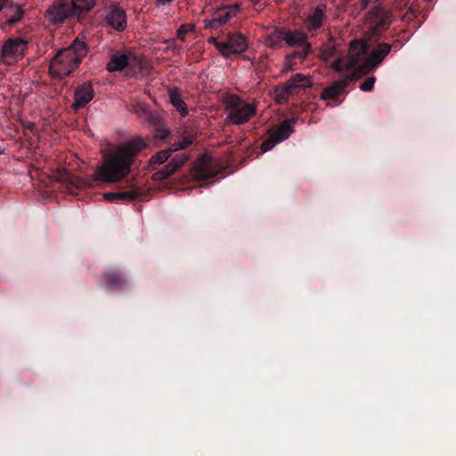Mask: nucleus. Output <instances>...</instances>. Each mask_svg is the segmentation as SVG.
<instances>
[{
    "instance_id": "obj_1",
    "label": "nucleus",
    "mask_w": 456,
    "mask_h": 456,
    "mask_svg": "<svg viewBox=\"0 0 456 456\" xmlns=\"http://www.w3.org/2000/svg\"><path fill=\"white\" fill-rule=\"evenodd\" d=\"M391 46L388 44H380L367 58L368 45L363 41H354L350 45L348 56L338 59L332 65L337 71L353 69V77H361L377 67L388 54Z\"/></svg>"
},
{
    "instance_id": "obj_2",
    "label": "nucleus",
    "mask_w": 456,
    "mask_h": 456,
    "mask_svg": "<svg viewBox=\"0 0 456 456\" xmlns=\"http://www.w3.org/2000/svg\"><path fill=\"white\" fill-rule=\"evenodd\" d=\"M144 146L143 140L140 138L120 145L113 154L106 156L102 165L95 169L94 180L116 183L126 176L130 171L132 157Z\"/></svg>"
},
{
    "instance_id": "obj_3",
    "label": "nucleus",
    "mask_w": 456,
    "mask_h": 456,
    "mask_svg": "<svg viewBox=\"0 0 456 456\" xmlns=\"http://www.w3.org/2000/svg\"><path fill=\"white\" fill-rule=\"evenodd\" d=\"M86 53V44L78 39L74 40L70 46L60 50L53 58L49 67L50 74L60 79L69 75Z\"/></svg>"
},
{
    "instance_id": "obj_4",
    "label": "nucleus",
    "mask_w": 456,
    "mask_h": 456,
    "mask_svg": "<svg viewBox=\"0 0 456 456\" xmlns=\"http://www.w3.org/2000/svg\"><path fill=\"white\" fill-rule=\"evenodd\" d=\"M227 119L234 125L246 123L256 113V105L245 103L235 95L225 99Z\"/></svg>"
},
{
    "instance_id": "obj_5",
    "label": "nucleus",
    "mask_w": 456,
    "mask_h": 456,
    "mask_svg": "<svg viewBox=\"0 0 456 456\" xmlns=\"http://www.w3.org/2000/svg\"><path fill=\"white\" fill-rule=\"evenodd\" d=\"M27 50V42L20 37L9 38L2 46V58L6 64L20 60Z\"/></svg>"
},
{
    "instance_id": "obj_6",
    "label": "nucleus",
    "mask_w": 456,
    "mask_h": 456,
    "mask_svg": "<svg viewBox=\"0 0 456 456\" xmlns=\"http://www.w3.org/2000/svg\"><path fill=\"white\" fill-rule=\"evenodd\" d=\"M311 86V80L308 77L302 74H297L287 81L285 85L276 89V100L282 102L287 99L289 94H292L295 89L305 88Z\"/></svg>"
},
{
    "instance_id": "obj_7",
    "label": "nucleus",
    "mask_w": 456,
    "mask_h": 456,
    "mask_svg": "<svg viewBox=\"0 0 456 456\" xmlns=\"http://www.w3.org/2000/svg\"><path fill=\"white\" fill-rule=\"evenodd\" d=\"M247 46V41L241 35H231L227 41L217 45V50L222 55L229 56L243 53Z\"/></svg>"
},
{
    "instance_id": "obj_8",
    "label": "nucleus",
    "mask_w": 456,
    "mask_h": 456,
    "mask_svg": "<svg viewBox=\"0 0 456 456\" xmlns=\"http://www.w3.org/2000/svg\"><path fill=\"white\" fill-rule=\"evenodd\" d=\"M238 12L237 5L224 6L216 11L211 20H205V28L218 29Z\"/></svg>"
},
{
    "instance_id": "obj_9",
    "label": "nucleus",
    "mask_w": 456,
    "mask_h": 456,
    "mask_svg": "<svg viewBox=\"0 0 456 456\" xmlns=\"http://www.w3.org/2000/svg\"><path fill=\"white\" fill-rule=\"evenodd\" d=\"M76 14L72 8L63 3H56L47 10V19L52 23H61L70 15Z\"/></svg>"
},
{
    "instance_id": "obj_10",
    "label": "nucleus",
    "mask_w": 456,
    "mask_h": 456,
    "mask_svg": "<svg viewBox=\"0 0 456 456\" xmlns=\"http://www.w3.org/2000/svg\"><path fill=\"white\" fill-rule=\"evenodd\" d=\"M94 97L93 87L89 84L79 86L75 91V100L72 108L77 110L86 105Z\"/></svg>"
},
{
    "instance_id": "obj_11",
    "label": "nucleus",
    "mask_w": 456,
    "mask_h": 456,
    "mask_svg": "<svg viewBox=\"0 0 456 456\" xmlns=\"http://www.w3.org/2000/svg\"><path fill=\"white\" fill-rule=\"evenodd\" d=\"M216 175L210 169V158L208 156H202L195 164L192 169V175L196 180H203L212 177Z\"/></svg>"
},
{
    "instance_id": "obj_12",
    "label": "nucleus",
    "mask_w": 456,
    "mask_h": 456,
    "mask_svg": "<svg viewBox=\"0 0 456 456\" xmlns=\"http://www.w3.org/2000/svg\"><path fill=\"white\" fill-rule=\"evenodd\" d=\"M188 158L185 155L175 156L172 159L166 166H164L159 171L155 173L154 176L156 179L162 180L172 174H174L180 167H182Z\"/></svg>"
},
{
    "instance_id": "obj_13",
    "label": "nucleus",
    "mask_w": 456,
    "mask_h": 456,
    "mask_svg": "<svg viewBox=\"0 0 456 456\" xmlns=\"http://www.w3.org/2000/svg\"><path fill=\"white\" fill-rule=\"evenodd\" d=\"M284 41L289 46H300L304 45L305 49L301 53V57L305 58L309 51V45L306 44V37L300 31H285Z\"/></svg>"
},
{
    "instance_id": "obj_14",
    "label": "nucleus",
    "mask_w": 456,
    "mask_h": 456,
    "mask_svg": "<svg viewBox=\"0 0 456 456\" xmlns=\"http://www.w3.org/2000/svg\"><path fill=\"white\" fill-rule=\"evenodd\" d=\"M107 21L115 29H123L126 24V16L124 10L119 7L111 9L107 15Z\"/></svg>"
},
{
    "instance_id": "obj_15",
    "label": "nucleus",
    "mask_w": 456,
    "mask_h": 456,
    "mask_svg": "<svg viewBox=\"0 0 456 456\" xmlns=\"http://www.w3.org/2000/svg\"><path fill=\"white\" fill-rule=\"evenodd\" d=\"M135 62V58L125 54L114 56L107 64L109 71H118L123 69L126 66L133 65Z\"/></svg>"
},
{
    "instance_id": "obj_16",
    "label": "nucleus",
    "mask_w": 456,
    "mask_h": 456,
    "mask_svg": "<svg viewBox=\"0 0 456 456\" xmlns=\"http://www.w3.org/2000/svg\"><path fill=\"white\" fill-rule=\"evenodd\" d=\"M356 77H353L352 74L351 77H347L344 79L334 82L330 86L324 89L323 93L322 94V98L324 100L333 98L344 90L349 79Z\"/></svg>"
},
{
    "instance_id": "obj_17",
    "label": "nucleus",
    "mask_w": 456,
    "mask_h": 456,
    "mask_svg": "<svg viewBox=\"0 0 456 456\" xmlns=\"http://www.w3.org/2000/svg\"><path fill=\"white\" fill-rule=\"evenodd\" d=\"M293 121H284L276 130L271 134L277 139L278 142H281L286 140L292 133Z\"/></svg>"
},
{
    "instance_id": "obj_18",
    "label": "nucleus",
    "mask_w": 456,
    "mask_h": 456,
    "mask_svg": "<svg viewBox=\"0 0 456 456\" xmlns=\"http://www.w3.org/2000/svg\"><path fill=\"white\" fill-rule=\"evenodd\" d=\"M323 11L321 6H318L314 13L310 15L305 20V25L308 30H315L322 25Z\"/></svg>"
},
{
    "instance_id": "obj_19",
    "label": "nucleus",
    "mask_w": 456,
    "mask_h": 456,
    "mask_svg": "<svg viewBox=\"0 0 456 456\" xmlns=\"http://www.w3.org/2000/svg\"><path fill=\"white\" fill-rule=\"evenodd\" d=\"M169 98L173 106L176 108L181 115L184 116L187 114L185 104L176 90H171L169 92Z\"/></svg>"
},
{
    "instance_id": "obj_20",
    "label": "nucleus",
    "mask_w": 456,
    "mask_h": 456,
    "mask_svg": "<svg viewBox=\"0 0 456 456\" xmlns=\"http://www.w3.org/2000/svg\"><path fill=\"white\" fill-rule=\"evenodd\" d=\"M72 10L75 13L89 11L95 4V0H71Z\"/></svg>"
},
{
    "instance_id": "obj_21",
    "label": "nucleus",
    "mask_w": 456,
    "mask_h": 456,
    "mask_svg": "<svg viewBox=\"0 0 456 456\" xmlns=\"http://www.w3.org/2000/svg\"><path fill=\"white\" fill-rule=\"evenodd\" d=\"M284 37L285 30H275L268 36L266 44L271 47L278 46L284 41Z\"/></svg>"
},
{
    "instance_id": "obj_22",
    "label": "nucleus",
    "mask_w": 456,
    "mask_h": 456,
    "mask_svg": "<svg viewBox=\"0 0 456 456\" xmlns=\"http://www.w3.org/2000/svg\"><path fill=\"white\" fill-rule=\"evenodd\" d=\"M8 11L10 12L13 13V15L11 16L10 18H8V20H7V22L9 24H13V23L19 21L21 19L22 12H21L20 6H18V5H11L8 8Z\"/></svg>"
},
{
    "instance_id": "obj_23",
    "label": "nucleus",
    "mask_w": 456,
    "mask_h": 456,
    "mask_svg": "<svg viewBox=\"0 0 456 456\" xmlns=\"http://www.w3.org/2000/svg\"><path fill=\"white\" fill-rule=\"evenodd\" d=\"M104 198L110 201L118 200H131L133 199V195L130 192H122V193L108 192V193L104 194Z\"/></svg>"
},
{
    "instance_id": "obj_24",
    "label": "nucleus",
    "mask_w": 456,
    "mask_h": 456,
    "mask_svg": "<svg viewBox=\"0 0 456 456\" xmlns=\"http://www.w3.org/2000/svg\"><path fill=\"white\" fill-rule=\"evenodd\" d=\"M172 151H174L173 147L163 150L152 157V161L159 164L164 163L170 157Z\"/></svg>"
},
{
    "instance_id": "obj_25",
    "label": "nucleus",
    "mask_w": 456,
    "mask_h": 456,
    "mask_svg": "<svg viewBox=\"0 0 456 456\" xmlns=\"http://www.w3.org/2000/svg\"><path fill=\"white\" fill-rule=\"evenodd\" d=\"M280 143V142L277 141L272 134L270 135V138L265 140L262 145L261 150L262 151L265 152L270 150H272L276 144Z\"/></svg>"
},
{
    "instance_id": "obj_26",
    "label": "nucleus",
    "mask_w": 456,
    "mask_h": 456,
    "mask_svg": "<svg viewBox=\"0 0 456 456\" xmlns=\"http://www.w3.org/2000/svg\"><path fill=\"white\" fill-rule=\"evenodd\" d=\"M191 142H192V137L186 136V137L183 138L182 141H180L178 142H175L172 146L173 147V151H176L178 150H182V149L187 147L188 145H190Z\"/></svg>"
},
{
    "instance_id": "obj_27",
    "label": "nucleus",
    "mask_w": 456,
    "mask_h": 456,
    "mask_svg": "<svg viewBox=\"0 0 456 456\" xmlns=\"http://www.w3.org/2000/svg\"><path fill=\"white\" fill-rule=\"evenodd\" d=\"M375 84V77H370L367 79H365L360 86V89L363 92H370Z\"/></svg>"
},
{
    "instance_id": "obj_28",
    "label": "nucleus",
    "mask_w": 456,
    "mask_h": 456,
    "mask_svg": "<svg viewBox=\"0 0 456 456\" xmlns=\"http://www.w3.org/2000/svg\"><path fill=\"white\" fill-rule=\"evenodd\" d=\"M191 29L190 25H183L177 30V37L181 39L183 38V36Z\"/></svg>"
},
{
    "instance_id": "obj_29",
    "label": "nucleus",
    "mask_w": 456,
    "mask_h": 456,
    "mask_svg": "<svg viewBox=\"0 0 456 456\" xmlns=\"http://www.w3.org/2000/svg\"><path fill=\"white\" fill-rule=\"evenodd\" d=\"M209 42L213 43L216 48L218 44H223V42H218L216 37H211Z\"/></svg>"
},
{
    "instance_id": "obj_30",
    "label": "nucleus",
    "mask_w": 456,
    "mask_h": 456,
    "mask_svg": "<svg viewBox=\"0 0 456 456\" xmlns=\"http://www.w3.org/2000/svg\"><path fill=\"white\" fill-rule=\"evenodd\" d=\"M173 0H157V3L159 4H167L170 2H172Z\"/></svg>"
},
{
    "instance_id": "obj_31",
    "label": "nucleus",
    "mask_w": 456,
    "mask_h": 456,
    "mask_svg": "<svg viewBox=\"0 0 456 456\" xmlns=\"http://www.w3.org/2000/svg\"><path fill=\"white\" fill-rule=\"evenodd\" d=\"M6 0H0V11L3 9V3Z\"/></svg>"
},
{
    "instance_id": "obj_32",
    "label": "nucleus",
    "mask_w": 456,
    "mask_h": 456,
    "mask_svg": "<svg viewBox=\"0 0 456 456\" xmlns=\"http://www.w3.org/2000/svg\"><path fill=\"white\" fill-rule=\"evenodd\" d=\"M367 4H368V2H367V0H364V3H363V7H366V6H367Z\"/></svg>"
}]
</instances>
